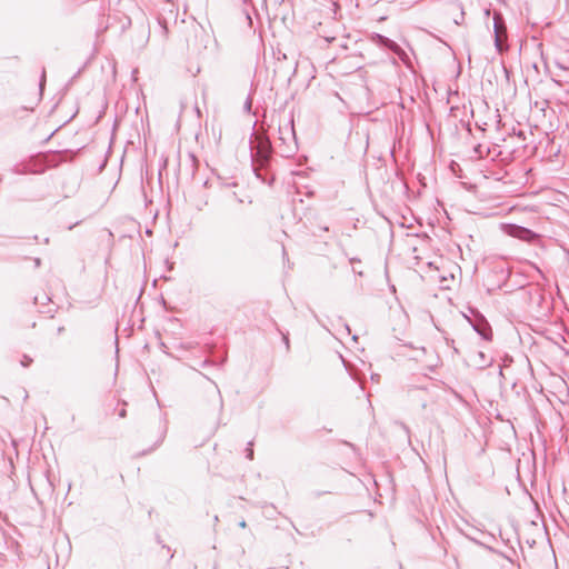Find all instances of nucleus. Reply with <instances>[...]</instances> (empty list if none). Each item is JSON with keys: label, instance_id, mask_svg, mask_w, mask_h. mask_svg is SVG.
Instances as JSON below:
<instances>
[{"label": "nucleus", "instance_id": "1", "mask_svg": "<svg viewBox=\"0 0 569 569\" xmlns=\"http://www.w3.org/2000/svg\"><path fill=\"white\" fill-rule=\"evenodd\" d=\"M508 232L510 236L522 240H531L535 237L532 231L517 226H510Z\"/></svg>", "mask_w": 569, "mask_h": 569}, {"label": "nucleus", "instance_id": "2", "mask_svg": "<svg viewBox=\"0 0 569 569\" xmlns=\"http://www.w3.org/2000/svg\"><path fill=\"white\" fill-rule=\"evenodd\" d=\"M257 143H258L257 144L258 153L261 157L266 158L268 154V150H269V142L266 139L258 137Z\"/></svg>", "mask_w": 569, "mask_h": 569}, {"label": "nucleus", "instance_id": "3", "mask_svg": "<svg viewBox=\"0 0 569 569\" xmlns=\"http://www.w3.org/2000/svg\"><path fill=\"white\" fill-rule=\"evenodd\" d=\"M506 30L501 27L496 29V44L501 50L502 41L506 39Z\"/></svg>", "mask_w": 569, "mask_h": 569}, {"label": "nucleus", "instance_id": "4", "mask_svg": "<svg viewBox=\"0 0 569 569\" xmlns=\"http://www.w3.org/2000/svg\"><path fill=\"white\" fill-rule=\"evenodd\" d=\"M31 362H32V358H30L29 356H24L22 361H21L23 367L29 366Z\"/></svg>", "mask_w": 569, "mask_h": 569}]
</instances>
